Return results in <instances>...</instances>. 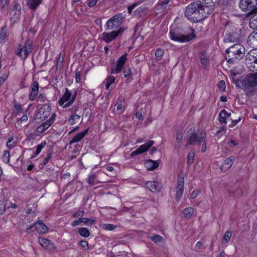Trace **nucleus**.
Wrapping results in <instances>:
<instances>
[{
  "label": "nucleus",
  "mask_w": 257,
  "mask_h": 257,
  "mask_svg": "<svg viewBox=\"0 0 257 257\" xmlns=\"http://www.w3.org/2000/svg\"><path fill=\"white\" fill-rule=\"evenodd\" d=\"M246 65L250 71H257V49L250 50L246 55ZM245 86L247 87H253L257 86V72L248 76L245 80Z\"/></svg>",
  "instance_id": "1"
},
{
  "label": "nucleus",
  "mask_w": 257,
  "mask_h": 257,
  "mask_svg": "<svg viewBox=\"0 0 257 257\" xmlns=\"http://www.w3.org/2000/svg\"><path fill=\"white\" fill-rule=\"evenodd\" d=\"M188 138L185 146L196 145L201 148V152L206 151V134L204 132L195 133L194 130L190 129L187 133Z\"/></svg>",
  "instance_id": "2"
},
{
  "label": "nucleus",
  "mask_w": 257,
  "mask_h": 257,
  "mask_svg": "<svg viewBox=\"0 0 257 257\" xmlns=\"http://www.w3.org/2000/svg\"><path fill=\"white\" fill-rule=\"evenodd\" d=\"M226 58L227 62L234 63L243 57L245 48L242 45L236 44L226 49Z\"/></svg>",
  "instance_id": "3"
},
{
  "label": "nucleus",
  "mask_w": 257,
  "mask_h": 257,
  "mask_svg": "<svg viewBox=\"0 0 257 257\" xmlns=\"http://www.w3.org/2000/svg\"><path fill=\"white\" fill-rule=\"evenodd\" d=\"M125 21V17L122 13L117 14L109 19L105 25L106 31L117 30Z\"/></svg>",
  "instance_id": "4"
},
{
  "label": "nucleus",
  "mask_w": 257,
  "mask_h": 257,
  "mask_svg": "<svg viewBox=\"0 0 257 257\" xmlns=\"http://www.w3.org/2000/svg\"><path fill=\"white\" fill-rule=\"evenodd\" d=\"M200 3H193L188 5L185 9V16L188 19L192 20L194 22L200 21L199 8L200 6Z\"/></svg>",
  "instance_id": "5"
},
{
  "label": "nucleus",
  "mask_w": 257,
  "mask_h": 257,
  "mask_svg": "<svg viewBox=\"0 0 257 257\" xmlns=\"http://www.w3.org/2000/svg\"><path fill=\"white\" fill-rule=\"evenodd\" d=\"M170 39L174 41L186 43L188 42L195 38V35L193 32L188 35L183 34L179 29L176 30L171 29L169 32Z\"/></svg>",
  "instance_id": "6"
},
{
  "label": "nucleus",
  "mask_w": 257,
  "mask_h": 257,
  "mask_svg": "<svg viewBox=\"0 0 257 257\" xmlns=\"http://www.w3.org/2000/svg\"><path fill=\"white\" fill-rule=\"evenodd\" d=\"M198 3L201 4L199 8L201 21L213 12L214 6L211 0H202V1H199Z\"/></svg>",
  "instance_id": "7"
},
{
  "label": "nucleus",
  "mask_w": 257,
  "mask_h": 257,
  "mask_svg": "<svg viewBox=\"0 0 257 257\" xmlns=\"http://www.w3.org/2000/svg\"><path fill=\"white\" fill-rule=\"evenodd\" d=\"M32 50V42L30 40H27L24 44L19 45L16 54L22 59L25 60Z\"/></svg>",
  "instance_id": "8"
},
{
  "label": "nucleus",
  "mask_w": 257,
  "mask_h": 257,
  "mask_svg": "<svg viewBox=\"0 0 257 257\" xmlns=\"http://www.w3.org/2000/svg\"><path fill=\"white\" fill-rule=\"evenodd\" d=\"M75 99V96H72L71 92L66 88L65 93L59 99L58 103L63 108H66L71 106L74 102Z\"/></svg>",
  "instance_id": "9"
},
{
  "label": "nucleus",
  "mask_w": 257,
  "mask_h": 257,
  "mask_svg": "<svg viewBox=\"0 0 257 257\" xmlns=\"http://www.w3.org/2000/svg\"><path fill=\"white\" fill-rule=\"evenodd\" d=\"M125 28H119L117 30H112L109 32H103L101 34V40L107 43H110L123 33Z\"/></svg>",
  "instance_id": "10"
},
{
  "label": "nucleus",
  "mask_w": 257,
  "mask_h": 257,
  "mask_svg": "<svg viewBox=\"0 0 257 257\" xmlns=\"http://www.w3.org/2000/svg\"><path fill=\"white\" fill-rule=\"evenodd\" d=\"M239 6L243 12L255 13L257 8V0H240Z\"/></svg>",
  "instance_id": "11"
},
{
  "label": "nucleus",
  "mask_w": 257,
  "mask_h": 257,
  "mask_svg": "<svg viewBox=\"0 0 257 257\" xmlns=\"http://www.w3.org/2000/svg\"><path fill=\"white\" fill-rule=\"evenodd\" d=\"M36 230L38 233L43 234L46 233L48 232V228L43 222L42 221H39L33 224L32 225L27 228L25 230V232L28 234L33 235V233H31V229Z\"/></svg>",
  "instance_id": "12"
},
{
  "label": "nucleus",
  "mask_w": 257,
  "mask_h": 257,
  "mask_svg": "<svg viewBox=\"0 0 257 257\" xmlns=\"http://www.w3.org/2000/svg\"><path fill=\"white\" fill-rule=\"evenodd\" d=\"M127 53H124L118 59L116 62L114 68L111 70L110 73L111 74H118L122 71L127 60Z\"/></svg>",
  "instance_id": "13"
},
{
  "label": "nucleus",
  "mask_w": 257,
  "mask_h": 257,
  "mask_svg": "<svg viewBox=\"0 0 257 257\" xmlns=\"http://www.w3.org/2000/svg\"><path fill=\"white\" fill-rule=\"evenodd\" d=\"M184 189V178L179 176L178 178L177 186L176 188V200L179 202L181 199Z\"/></svg>",
  "instance_id": "14"
},
{
  "label": "nucleus",
  "mask_w": 257,
  "mask_h": 257,
  "mask_svg": "<svg viewBox=\"0 0 257 257\" xmlns=\"http://www.w3.org/2000/svg\"><path fill=\"white\" fill-rule=\"evenodd\" d=\"M155 142L153 140H150L146 143L140 146L135 151H133L131 154V156L134 157L140 154H143L147 152L154 144Z\"/></svg>",
  "instance_id": "15"
},
{
  "label": "nucleus",
  "mask_w": 257,
  "mask_h": 257,
  "mask_svg": "<svg viewBox=\"0 0 257 257\" xmlns=\"http://www.w3.org/2000/svg\"><path fill=\"white\" fill-rule=\"evenodd\" d=\"M56 114L53 113L50 118L44 122L42 124L39 126L36 130V133L42 134L46 131L48 127L54 122Z\"/></svg>",
  "instance_id": "16"
},
{
  "label": "nucleus",
  "mask_w": 257,
  "mask_h": 257,
  "mask_svg": "<svg viewBox=\"0 0 257 257\" xmlns=\"http://www.w3.org/2000/svg\"><path fill=\"white\" fill-rule=\"evenodd\" d=\"M51 110V106L50 104H45L39 109L37 116L40 118L45 119L50 115Z\"/></svg>",
  "instance_id": "17"
},
{
  "label": "nucleus",
  "mask_w": 257,
  "mask_h": 257,
  "mask_svg": "<svg viewBox=\"0 0 257 257\" xmlns=\"http://www.w3.org/2000/svg\"><path fill=\"white\" fill-rule=\"evenodd\" d=\"M38 241L39 244L46 250L53 251L55 249V244L46 238L39 237Z\"/></svg>",
  "instance_id": "18"
},
{
  "label": "nucleus",
  "mask_w": 257,
  "mask_h": 257,
  "mask_svg": "<svg viewBox=\"0 0 257 257\" xmlns=\"http://www.w3.org/2000/svg\"><path fill=\"white\" fill-rule=\"evenodd\" d=\"M146 186L151 192H156L161 190L162 185L158 182L148 181L146 183Z\"/></svg>",
  "instance_id": "19"
},
{
  "label": "nucleus",
  "mask_w": 257,
  "mask_h": 257,
  "mask_svg": "<svg viewBox=\"0 0 257 257\" xmlns=\"http://www.w3.org/2000/svg\"><path fill=\"white\" fill-rule=\"evenodd\" d=\"M39 86L37 81H33L31 87L29 98L31 101L34 100L38 94Z\"/></svg>",
  "instance_id": "20"
},
{
  "label": "nucleus",
  "mask_w": 257,
  "mask_h": 257,
  "mask_svg": "<svg viewBox=\"0 0 257 257\" xmlns=\"http://www.w3.org/2000/svg\"><path fill=\"white\" fill-rule=\"evenodd\" d=\"M247 43L250 48L253 49L257 47V32H253L249 35Z\"/></svg>",
  "instance_id": "21"
},
{
  "label": "nucleus",
  "mask_w": 257,
  "mask_h": 257,
  "mask_svg": "<svg viewBox=\"0 0 257 257\" xmlns=\"http://www.w3.org/2000/svg\"><path fill=\"white\" fill-rule=\"evenodd\" d=\"M144 166L147 170H153L159 166V161L148 160L144 162Z\"/></svg>",
  "instance_id": "22"
},
{
  "label": "nucleus",
  "mask_w": 257,
  "mask_h": 257,
  "mask_svg": "<svg viewBox=\"0 0 257 257\" xmlns=\"http://www.w3.org/2000/svg\"><path fill=\"white\" fill-rule=\"evenodd\" d=\"M88 131L89 127L87 128L83 132L78 133L70 141L69 144L72 145L74 143L79 142L87 134Z\"/></svg>",
  "instance_id": "23"
},
{
  "label": "nucleus",
  "mask_w": 257,
  "mask_h": 257,
  "mask_svg": "<svg viewBox=\"0 0 257 257\" xmlns=\"http://www.w3.org/2000/svg\"><path fill=\"white\" fill-rule=\"evenodd\" d=\"M21 6L19 4L16 3L12 10L11 15L14 16V19H19L21 14Z\"/></svg>",
  "instance_id": "24"
},
{
  "label": "nucleus",
  "mask_w": 257,
  "mask_h": 257,
  "mask_svg": "<svg viewBox=\"0 0 257 257\" xmlns=\"http://www.w3.org/2000/svg\"><path fill=\"white\" fill-rule=\"evenodd\" d=\"M27 5L30 9L35 10L38 6L41 4L42 0H26Z\"/></svg>",
  "instance_id": "25"
},
{
  "label": "nucleus",
  "mask_w": 257,
  "mask_h": 257,
  "mask_svg": "<svg viewBox=\"0 0 257 257\" xmlns=\"http://www.w3.org/2000/svg\"><path fill=\"white\" fill-rule=\"evenodd\" d=\"M231 115L230 113H228L225 109L221 110L219 114V121L223 123L226 124L227 121L226 119Z\"/></svg>",
  "instance_id": "26"
},
{
  "label": "nucleus",
  "mask_w": 257,
  "mask_h": 257,
  "mask_svg": "<svg viewBox=\"0 0 257 257\" xmlns=\"http://www.w3.org/2000/svg\"><path fill=\"white\" fill-rule=\"evenodd\" d=\"M80 119V115L76 114H72L68 119V123L69 124L73 125L79 122Z\"/></svg>",
  "instance_id": "27"
},
{
  "label": "nucleus",
  "mask_w": 257,
  "mask_h": 257,
  "mask_svg": "<svg viewBox=\"0 0 257 257\" xmlns=\"http://www.w3.org/2000/svg\"><path fill=\"white\" fill-rule=\"evenodd\" d=\"M8 29L6 27L2 28L0 32V43H4L7 38Z\"/></svg>",
  "instance_id": "28"
},
{
  "label": "nucleus",
  "mask_w": 257,
  "mask_h": 257,
  "mask_svg": "<svg viewBox=\"0 0 257 257\" xmlns=\"http://www.w3.org/2000/svg\"><path fill=\"white\" fill-rule=\"evenodd\" d=\"M233 162V157L228 158L227 159L224 161L222 165V168H224L225 169H229L232 166Z\"/></svg>",
  "instance_id": "29"
},
{
  "label": "nucleus",
  "mask_w": 257,
  "mask_h": 257,
  "mask_svg": "<svg viewBox=\"0 0 257 257\" xmlns=\"http://www.w3.org/2000/svg\"><path fill=\"white\" fill-rule=\"evenodd\" d=\"M100 227L107 231H112L115 229L117 226L114 224H109V223H102L100 225Z\"/></svg>",
  "instance_id": "30"
},
{
  "label": "nucleus",
  "mask_w": 257,
  "mask_h": 257,
  "mask_svg": "<svg viewBox=\"0 0 257 257\" xmlns=\"http://www.w3.org/2000/svg\"><path fill=\"white\" fill-rule=\"evenodd\" d=\"M115 77L113 76H109L107 77L104 81L105 82V88L106 89H109L110 85L115 82Z\"/></svg>",
  "instance_id": "31"
},
{
  "label": "nucleus",
  "mask_w": 257,
  "mask_h": 257,
  "mask_svg": "<svg viewBox=\"0 0 257 257\" xmlns=\"http://www.w3.org/2000/svg\"><path fill=\"white\" fill-rule=\"evenodd\" d=\"M183 214L185 217L190 218L194 213V209L192 207H187L184 209Z\"/></svg>",
  "instance_id": "32"
},
{
  "label": "nucleus",
  "mask_w": 257,
  "mask_h": 257,
  "mask_svg": "<svg viewBox=\"0 0 257 257\" xmlns=\"http://www.w3.org/2000/svg\"><path fill=\"white\" fill-rule=\"evenodd\" d=\"M183 140V134L182 132H178L176 136V143L178 148H180L182 146Z\"/></svg>",
  "instance_id": "33"
},
{
  "label": "nucleus",
  "mask_w": 257,
  "mask_h": 257,
  "mask_svg": "<svg viewBox=\"0 0 257 257\" xmlns=\"http://www.w3.org/2000/svg\"><path fill=\"white\" fill-rule=\"evenodd\" d=\"M78 233L81 236L84 237H88L90 234L89 230L87 228L84 227L80 228L78 230Z\"/></svg>",
  "instance_id": "34"
},
{
  "label": "nucleus",
  "mask_w": 257,
  "mask_h": 257,
  "mask_svg": "<svg viewBox=\"0 0 257 257\" xmlns=\"http://www.w3.org/2000/svg\"><path fill=\"white\" fill-rule=\"evenodd\" d=\"M199 58L203 65L205 66L207 64L208 61V57L204 52H201L199 54Z\"/></svg>",
  "instance_id": "35"
},
{
  "label": "nucleus",
  "mask_w": 257,
  "mask_h": 257,
  "mask_svg": "<svg viewBox=\"0 0 257 257\" xmlns=\"http://www.w3.org/2000/svg\"><path fill=\"white\" fill-rule=\"evenodd\" d=\"M96 179L97 176L95 174H89L88 175V183L90 186H93L95 184Z\"/></svg>",
  "instance_id": "36"
},
{
  "label": "nucleus",
  "mask_w": 257,
  "mask_h": 257,
  "mask_svg": "<svg viewBox=\"0 0 257 257\" xmlns=\"http://www.w3.org/2000/svg\"><path fill=\"white\" fill-rule=\"evenodd\" d=\"M10 160V153L8 151H4V154L2 157V160L4 163L8 164L9 163Z\"/></svg>",
  "instance_id": "37"
},
{
  "label": "nucleus",
  "mask_w": 257,
  "mask_h": 257,
  "mask_svg": "<svg viewBox=\"0 0 257 257\" xmlns=\"http://www.w3.org/2000/svg\"><path fill=\"white\" fill-rule=\"evenodd\" d=\"M14 138L13 137L8 139L7 142L6 146L9 149H13L15 146V143L13 142Z\"/></svg>",
  "instance_id": "38"
},
{
  "label": "nucleus",
  "mask_w": 257,
  "mask_h": 257,
  "mask_svg": "<svg viewBox=\"0 0 257 257\" xmlns=\"http://www.w3.org/2000/svg\"><path fill=\"white\" fill-rule=\"evenodd\" d=\"M10 0H1L0 6L2 12L6 10L7 8Z\"/></svg>",
  "instance_id": "39"
},
{
  "label": "nucleus",
  "mask_w": 257,
  "mask_h": 257,
  "mask_svg": "<svg viewBox=\"0 0 257 257\" xmlns=\"http://www.w3.org/2000/svg\"><path fill=\"white\" fill-rule=\"evenodd\" d=\"M164 50L162 49L159 48L156 49L155 52V57H156L157 59L160 60L162 58Z\"/></svg>",
  "instance_id": "40"
},
{
  "label": "nucleus",
  "mask_w": 257,
  "mask_h": 257,
  "mask_svg": "<svg viewBox=\"0 0 257 257\" xmlns=\"http://www.w3.org/2000/svg\"><path fill=\"white\" fill-rule=\"evenodd\" d=\"M249 26L252 29H257V16L251 18L249 23Z\"/></svg>",
  "instance_id": "41"
},
{
  "label": "nucleus",
  "mask_w": 257,
  "mask_h": 257,
  "mask_svg": "<svg viewBox=\"0 0 257 257\" xmlns=\"http://www.w3.org/2000/svg\"><path fill=\"white\" fill-rule=\"evenodd\" d=\"M82 220H82L83 223H84V224L88 225V226L91 225L93 224L96 221L95 220H94V219L85 218V217L82 218Z\"/></svg>",
  "instance_id": "42"
},
{
  "label": "nucleus",
  "mask_w": 257,
  "mask_h": 257,
  "mask_svg": "<svg viewBox=\"0 0 257 257\" xmlns=\"http://www.w3.org/2000/svg\"><path fill=\"white\" fill-rule=\"evenodd\" d=\"M232 236V233L230 231H226L223 237V241H225L226 243L228 242Z\"/></svg>",
  "instance_id": "43"
},
{
  "label": "nucleus",
  "mask_w": 257,
  "mask_h": 257,
  "mask_svg": "<svg viewBox=\"0 0 257 257\" xmlns=\"http://www.w3.org/2000/svg\"><path fill=\"white\" fill-rule=\"evenodd\" d=\"M195 156V153L192 152H190L187 158V164L188 165H191L193 161H194V158Z\"/></svg>",
  "instance_id": "44"
},
{
  "label": "nucleus",
  "mask_w": 257,
  "mask_h": 257,
  "mask_svg": "<svg viewBox=\"0 0 257 257\" xmlns=\"http://www.w3.org/2000/svg\"><path fill=\"white\" fill-rule=\"evenodd\" d=\"M6 203L5 201H0V215L3 214L6 211Z\"/></svg>",
  "instance_id": "45"
},
{
  "label": "nucleus",
  "mask_w": 257,
  "mask_h": 257,
  "mask_svg": "<svg viewBox=\"0 0 257 257\" xmlns=\"http://www.w3.org/2000/svg\"><path fill=\"white\" fill-rule=\"evenodd\" d=\"M132 73L130 68L125 70L123 72V75L125 78L131 79Z\"/></svg>",
  "instance_id": "46"
},
{
  "label": "nucleus",
  "mask_w": 257,
  "mask_h": 257,
  "mask_svg": "<svg viewBox=\"0 0 257 257\" xmlns=\"http://www.w3.org/2000/svg\"><path fill=\"white\" fill-rule=\"evenodd\" d=\"M151 238L152 241L155 242H159L162 240L163 237L160 235H156L154 236L151 237Z\"/></svg>",
  "instance_id": "47"
},
{
  "label": "nucleus",
  "mask_w": 257,
  "mask_h": 257,
  "mask_svg": "<svg viewBox=\"0 0 257 257\" xmlns=\"http://www.w3.org/2000/svg\"><path fill=\"white\" fill-rule=\"evenodd\" d=\"M52 153L51 152L49 153L47 156L44 159L42 164L44 166L46 165L50 161V159L52 158Z\"/></svg>",
  "instance_id": "48"
},
{
  "label": "nucleus",
  "mask_w": 257,
  "mask_h": 257,
  "mask_svg": "<svg viewBox=\"0 0 257 257\" xmlns=\"http://www.w3.org/2000/svg\"><path fill=\"white\" fill-rule=\"evenodd\" d=\"M84 211L83 210H79L77 212H75L73 214V217L74 218H82V217L84 215Z\"/></svg>",
  "instance_id": "49"
},
{
  "label": "nucleus",
  "mask_w": 257,
  "mask_h": 257,
  "mask_svg": "<svg viewBox=\"0 0 257 257\" xmlns=\"http://www.w3.org/2000/svg\"><path fill=\"white\" fill-rule=\"evenodd\" d=\"M79 244L85 250L89 249V245L88 242L84 240L79 242Z\"/></svg>",
  "instance_id": "50"
},
{
  "label": "nucleus",
  "mask_w": 257,
  "mask_h": 257,
  "mask_svg": "<svg viewBox=\"0 0 257 257\" xmlns=\"http://www.w3.org/2000/svg\"><path fill=\"white\" fill-rule=\"evenodd\" d=\"M82 218H79L78 220H75L71 223V225L73 227L80 225L82 222Z\"/></svg>",
  "instance_id": "51"
},
{
  "label": "nucleus",
  "mask_w": 257,
  "mask_h": 257,
  "mask_svg": "<svg viewBox=\"0 0 257 257\" xmlns=\"http://www.w3.org/2000/svg\"><path fill=\"white\" fill-rule=\"evenodd\" d=\"M224 41L225 43L234 42V40L232 38V35H228L226 36L224 39Z\"/></svg>",
  "instance_id": "52"
},
{
  "label": "nucleus",
  "mask_w": 257,
  "mask_h": 257,
  "mask_svg": "<svg viewBox=\"0 0 257 257\" xmlns=\"http://www.w3.org/2000/svg\"><path fill=\"white\" fill-rule=\"evenodd\" d=\"M8 77V75L6 73L3 74L0 77V86L3 85V84L5 82V81L7 79Z\"/></svg>",
  "instance_id": "53"
},
{
  "label": "nucleus",
  "mask_w": 257,
  "mask_h": 257,
  "mask_svg": "<svg viewBox=\"0 0 257 257\" xmlns=\"http://www.w3.org/2000/svg\"><path fill=\"white\" fill-rule=\"evenodd\" d=\"M46 100H47V98L46 96L43 94H39L37 98V101L41 102H44Z\"/></svg>",
  "instance_id": "54"
},
{
  "label": "nucleus",
  "mask_w": 257,
  "mask_h": 257,
  "mask_svg": "<svg viewBox=\"0 0 257 257\" xmlns=\"http://www.w3.org/2000/svg\"><path fill=\"white\" fill-rule=\"evenodd\" d=\"M116 109L117 110L119 111V112L120 113H122L123 110H124V108H123V106H122V105L121 104V102H117L116 104Z\"/></svg>",
  "instance_id": "55"
},
{
  "label": "nucleus",
  "mask_w": 257,
  "mask_h": 257,
  "mask_svg": "<svg viewBox=\"0 0 257 257\" xmlns=\"http://www.w3.org/2000/svg\"><path fill=\"white\" fill-rule=\"evenodd\" d=\"M28 120V116L26 114H24L18 120V124H21L23 122L27 121Z\"/></svg>",
  "instance_id": "56"
},
{
  "label": "nucleus",
  "mask_w": 257,
  "mask_h": 257,
  "mask_svg": "<svg viewBox=\"0 0 257 257\" xmlns=\"http://www.w3.org/2000/svg\"><path fill=\"white\" fill-rule=\"evenodd\" d=\"M81 72L79 71L76 70L75 73V82L76 83H79L81 81L80 79Z\"/></svg>",
  "instance_id": "57"
},
{
  "label": "nucleus",
  "mask_w": 257,
  "mask_h": 257,
  "mask_svg": "<svg viewBox=\"0 0 257 257\" xmlns=\"http://www.w3.org/2000/svg\"><path fill=\"white\" fill-rule=\"evenodd\" d=\"M64 61V56L62 55L61 53L59 54L58 57L57 58V65H61Z\"/></svg>",
  "instance_id": "58"
},
{
  "label": "nucleus",
  "mask_w": 257,
  "mask_h": 257,
  "mask_svg": "<svg viewBox=\"0 0 257 257\" xmlns=\"http://www.w3.org/2000/svg\"><path fill=\"white\" fill-rule=\"evenodd\" d=\"M218 86L220 89L222 90H224L225 88V83L224 81L221 80L219 82L218 84Z\"/></svg>",
  "instance_id": "59"
},
{
  "label": "nucleus",
  "mask_w": 257,
  "mask_h": 257,
  "mask_svg": "<svg viewBox=\"0 0 257 257\" xmlns=\"http://www.w3.org/2000/svg\"><path fill=\"white\" fill-rule=\"evenodd\" d=\"M45 145H46V143L45 142L38 145L37 147L36 151L38 152V153H40V152H41L42 150L44 147Z\"/></svg>",
  "instance_id": "60"
},
{
  "label": "nucleus",
  "mask_w": 257,
  "mask_h": 257,
  "mask_svg": "<svg viewBox=\"0 0 257 257\" xmlns=\"http://www.w3.org/2000/svg\"><path fill=\"white\" fill-rule=\"evenodd\" d=\"M98 0H88V6L90 8L94 7L97 3Z\"/></svg>",
  "instance_id": "61"
},
{
  "label": "nucleus",
  "mask_w": 257,
  "mask_h": 257,
  "mask_svg": "<svg viewBox=\"0 0 257 257\" xmlns=\"http://www.w3.org/2000/svg\"><path fill=\"white\" fill-rule=\"evenodd\" d=\"M200 191L199 190H195L194 191L192 194H191L190 197L191 199L196 198L197 196L199 194Z\"/></svg>",
  "instance_id": "62"
},
{
  "label": "nucleus",
  "mask_w": 257,
  "mask_h": 257,
  "mask_svg": "<svg viewBox=\"0 0 257 257\" xmlns=\"http://www.w3.org/2000/svg\"><path fill=\"white\" fill-rule=\"evenodd\" d=\"M227 144L229 145L231 147H234L238 145V143L233 140H230L228 143Z\"/></svg>",
  "instance_id": "63"
},
{
  "label": "nucleus",
  "mask_w": 257,
  "mask_h": 257,
  "mask_svg": "<svg viewBox=\"0 0 257 257\" xmlns=\"http://www.w3.org/2000/svg\"><path fill=\"white\" fill-rule=\"evenodd\" d=\"M15 109L18 111V112H19L22 108V106L20 103H15L14 105Z\"/></svg>",
  "instance_id": "64"
}]
</instances>
